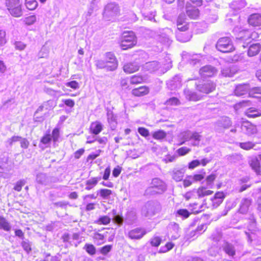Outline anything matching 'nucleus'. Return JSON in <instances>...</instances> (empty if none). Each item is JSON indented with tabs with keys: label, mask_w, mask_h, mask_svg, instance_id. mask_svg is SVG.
<instances>
[{
	"label": "nucleus",
	"mask_w": 261,
	"mask_h": 261,
	"mask_svg": "<svg viewBox=\"0 0 261 261\" xmlns=\"http://www.w3.org/2000/svg\"><path fill=\"white\" fill-rule=\"evenodd\" d=\"M167 189L166 183L158 177L152 179L150 186L145 191L146 195H161L165 193Z\"/></svg>",
	"instance_id": "obj_1"
},
{
	"label": "nucleus",
	"mask_w": 261,
	"mask_h": 261,
	"mask_svg": "<svg viewBox=\"0 0 261 261\" xmlns=\"http://www.w3.org/2000/svg\"><path fill=\"white\" fill-rule=\"evenodd\" d=\"M120 14V8L118 4L115 2L108 3L104 7L102 16L106 21H113Z\"/></svg>",
	"instance_id": "obj_2"
},
{
	"label": "nucleus",
	"mask_w": 261,
	"mask_h": 261,
	"mask_svg": "<svg viewBox=\"0 0 261 261\" xmlns=\"http://www.w3.org/2000/svg\"><path fill=\"white\" fill-rule=\"evenodd\" d=\"M161 208V205L158 201H148L142 207V215L146 217L151 218L159 213Z\"/></svg>",
	"instance_id": "obj_3"
},
{
	"label": "nucleus",
	"mask_w": 261,
	"mask_h": 261,
	"mask_svg": "<svg viewBox=\"0 0 261 261\" xmlns=\"http://www.w3.org/2000/svg\"><path fill=\"white\" fill-rule=\"evenodd\" d=\"M137 44V38L133 32H124L122 34L120 46L125 50L133 47Z\"/></svg>",
	"instance_id": "obj_4"
},
{
	"label": "nucleus",
	"mask_w": 261,
	"mask_h": 261,
	"mask_svg": "<svg viewBox=\"0 0 261 261\" xmlns=\"http://www.w3.org/2000/svg\"><path fill=\"white\" fill-rule=\"evenodd\" d=\"M216 47L218 50L225 53L232 52L235 49L231 39L227 37L219 39Z\"/></svg>",
	"instance_id": "obj_5"
},
{
	"label": "nucleus",
	"mask_w": 261,
	"mask_h": 261,
	"mask_svg": "<svg viewBox=\"0 0 261 261\" xmlns=\"http://www.w3.org/2000/svg\"><path fill=\"white\" fill-rule=\"evenodd\" d=\"M6 5L12 16L19 17L22 15L21 4L19 0H6Z\"/></svg>",
	"instance_id": "obj_6"
},
{
	"label": "nucleus",
	"mask_w": 261,
	"mask_h": 261,
	"mask_svg": "<svg viewBox=\"0 0 261 261\" xmlns=\"http://www.w3.org/2000/svg\"><path fill=\"white\" fill-rule=\"evenodd\" d=\"M173 35L170 29H163L157 36L158 40L165 45L169 46L172 43L171 37Z\"/></svg>",
	"instance_id": "obj_7"
},
{
	"label": "nucleus",
	"mask_w": 261,
	"mask_h": 261,
	"mask_svg": "<svg viewBox=\"0 0 261 261\" xmlns=\"http://www.w3.org/2000/svg\"><path fill=\"white\" fill-rule=\"evenodd\" d=\"M196 89L202 93L208 94L213 92L216 88V84L211 81L202 82L200 84H195Z\"/></svg>",
	"instance_id": "obj_8"
},
{
	"label": "nucleus",
	"mask_w": 261,
	"mask_h": 261,
	"mask_svg": "<svg viewBox=\"0 0 261 261\" xmlns=\"http://www.w3.org/2000/svg\"><path fill=\"white\" fill-rule=\"evenodd\" d=\"M215 67L211 65H206L201 67L199 70V74L202 78L212 77L217 73Z\"/></svg>",
	"instance_id": "obj_9"
},
{
	"label": "nucleus",
	"mask_w": 261,
	"mask_h": 261,
	"mask_svg": "<svg viewBox=\"0 0 261 261\" xmlns=\"http://www.w3.org/2000/svg\"><path fill=\"white\" fill-rule=\"evenodd\" d=\"M106 62L111 64L108 66V70L110 71L115 70L118 66V62L114 54L111 52H108L105 54Z\"/></svg>",
	"instance_id": "obj_10"
},
{
	"label": "nucleus",
	"mask_w": 261,
	"mask_h": 261,
	"mask_svg": "<svg viewBox=\"0 0 261 261\" xmlns=\"http://www.w3.org/2000/svg\"><path fill=\"white\" fill-rule=\"evenodd\" d=\"M250 89L249 85L248 84H242L237 85L234 91L235 95L241 96L249 93Z\"/></svg>",
	"instance_id": "obj_11"
},
{
	"label": "nucleus",
	"mask_w": 261,
	"mask_h": 261,
	"mask_svg": "<svg viewBox=\"0 0 261 261\" xmlns=\"http://www.w3.org/2000/svg\"><path fill=\"white\" fill-rule=\"evenodd\" d=\"M146 234V231L142 228H135L128 232L127 236L130 239H140Z\"/></svg>",
	"instance_id": "obj_12"
},
{
	"label": "nucleus",
	"mask_w": 261,
	"mask_h": 261,
	"mask_svg": "<svg viewBox=\"0 0 261 261\" xmlns=\"http://www.w3.org/2000/svg\"><path fill=\"white\" fill-rule=\"evenodd\" d=\"M161 67V64L158 61H153L146 63L143 66L144 70L149 72H153L159 70Z\"/></svg>",
	"instance_id": "obj_13"
},
{
	"label": "nucleus",
	"mask_w": 261,
	"mask_h": 261,
	"mask_svg": "<svg viewBox=\"0 0 261 261\" xmlns=\"http://www.w3.org/2000/svg\"><path fill=\"white\" fill-rule=\"evenodd\" d=\"M168 229L172 239L176 240L179 237L180 227L177 223L171 222L168 225Z\"/></svg>",
	"instance_id": "obj_14"
},
{
	"label": "nucleus",
	"mask_w": 261,
	"mask_h": 261,
	"mask_svg": "<svg viewBox=\"0 0 261 261\" xmlns=\"http://www.w3.org/2000/svg\"><path fill=\"white\" fill-rule=\"evenodd\" d=\"M8 156H0V177L3 176L4 173L9 171L11 169L8 165Z\"/></svg>",
	"instance_id": "obj_15"
},
{
	"label": "nucleus",
	"mask_w": 261,
	"mask_h": 261,
	"mask_svg": "<svg viewBox=\"0 0 261 261\" xmlns=\"http://www.w3.org/2000/svg\"><path fill=\"white\" fill-rule=\"evenodd\" d=\"M242 129L248 135H252L257 132L256 126L249 122H244L242 125Z\"/></svg>",
	"instance_id": "obj_16"
},
{
	"label": "nucleus",
	"mask_w": 261,
	"mask_h": 261,
	"mask_svg": "<svg viewBox=\"0 0 261 261\" xmlns=\"http://www.w3.org/2000/svg\"><path fill=\"white\" fill-rule=\"evenodd\" d=\"M259 159L256 157H253L249 161V164L252 169L256 172L257 175L260 174V164L261 155L259 156Z\"/></svg>",
	"instance_id": "obj_17"
},
{
	"label": "nucleus",
	"mask_w": 261,
	"mask_h": 261,
	"mask_svg": "<svg viewBox=\"0 0 261 261\" xmlns=\"http://www.w3.org/2000/svg\"><path fill=\"white\" fill-rule=\"evenodd\" d=\"M252 199L248 198H243L240 203L239 212L242 214H246L251 204Z\"/></svg>",
	"instance_id": "obj_18"
},
{
	"label": "nucleus",
	"mask_w": 261,
	"mask_h": 261,
	"mask_svg": "<svg viewBox=\"0 0 261 261\" xmlns=\"http://www.w3.org/2000/svg\"><path fill=\"white\" fill-rule=\"evenodd\" d=\"M185 15L184 14H180L178 17L177 26L178 30L185 32L188 29V24L185 21Z\"/></svg>",
	"instance_id": "obj_19"
},
{
	"label": "nucleus",
	"mask_w": 261,
	"mask_h": 261,
	"mask_svg": "<svg viewBox=\"0 0 261 261\" xmlns=\"http://www.w3.org/2000/svg\"><path fill=\"white\" fill-rule=\"evenodd\" d=\"M167 85L171 90L180 88L181 86V77L178 75H175L172 80L168 81Z\"/></svg>",
	"instance_id": "obj_20"
},
{
	"label": "nucleus",
	"mask_w": 261,
	"mask_h": 261,
	"mask_svg": "<svg viewBox=\"0 0 261 261\" xmlns=\"http://www.w3.org/2000/svg\"><path fill=\"white\" fill-rule=\"evenodd\" d=\"M140 66L137 62H130L125 64L123 66V70L127 73H132L139 70Z\"/></svg>",
	"instance_id": "obj_21"
},
{
	"label": "nucleus",
	"mask_w": 261,
	"mask_h": 261,
	"mask_svg": "<svg viewBox=\"0 0 261 261\" xmlns=\"http://www.w3.org/2000/svg\"><path fill=\"white\" fill-rule=\"evenodd\" d=\"M107 119L110 127L112 130H115L117 125V117L112 111L107 112Z\"/></svg>",
	"instance_id": "obj_22"
},
{
	"label": "nucleus",
	"mask_w": 261,
	"mask_h": 261,
	"mask_svg": "<svg viewBox=\"0 0 261 261\" xmlns=\"http://www.w3.org/2000/svg\"><path fill=\"white\" fill-rule=\"evenodd\" d=\"M149 92V89L148 87L144 86H140L138 88L134 89L132 91V94L135 96H143L147 95Z\"/></svg>",
	"instance_id": "obj_23"
},
{
	"label": "nucleus",
	"mask_w": 261,
	"mask_h": 261,
	"mask_svg": "<svg viewBox=\"0 0 261 261\" xmlns=\"http://www.w3.org/2000/svg\"><path fill=\"white\" fill-rule=\"evenodd\" d=\"M184 93L186 99L190 101H198L201 99L200 95L197 94L195 92L191 91L189 89H185Z\"/></svg>",
	"instance_id": "obj_24"
},
{
	"label": "nucleus",
	"mask_w": 261,
	"mask_h": 261,
	"mask_svg": "<svg viewBox=\"0 0 261 261\" xmlns=\"http://www.w3.org/2000/svg\"><path fill=\"white\" fill-rule=\"evenodd\" d=\"M248 22L252 26H260L261 25V15L258 14H252L249 17Z\"/></svg>",
	"instance_id": "obj_25"
},
{
	"label": "nucleus",
	"mask_w": 261,
	"mask_h": 261,
	"mask_svg": "<svg viewBox=\"0 0 261 261\" xmlns=\"http://www.w3.org/2000/svg\"><path fill=\"white\" fill-rule=\"evenodd\" d=\"M102 128V124L99 121H95L91 123L90 130L92 134L96 136L101 132Z\"/></svg>",
	"instance_id": "obj_26"
},
{
	"label": "nucleus",
	"mask_w": 261,
	"mask_h": 261,
	"mask_svg": "<svg viewBox=\"0 0 261 261\" xmlns=\"http://www.w3.org/2000/svg\"><path fill=\"white\" fill-rule=\"evenodd\" d=\"M246 5L245 0H236L233 1L230 5V8L236 12L244 8Z\"/></svg>",
	"instance_id": "obj_27"
},
{
	"label": "nucleus",
	"mask_w": 261,
	"mask_h": 261,
	"mask_svg": "<svg viewBox=\"0 0 261 261\" xmlns=\"http://www.w3.org/2000/svg\"><path fill=\"white\" fill-rule=\"evenodd\" d=\"M261 48V46L259 43H254L251 44L248 50V55L249 57H253L259 52Z\"/></svg>",
	"instance_id": "obj_28"
},
{
	"label": "nucleus",
	"mask_w": 261,
	"mask_h": 261,
	"mask_svg": "<svg viewBox=\"0 0 261 261\" xmlns=\"http://www.w3.org/2000/svg\"><path fill=\"white\" fill-rule=\"evenodd\" d=\"M223 250L230 256H233L236 254L234 247L231 244L225 242L223 246Z\"/></svg>",
	"instance_id": "obj_29"
},
{
	"label": "nucleus",
	"mask_w": 261,
	"mask_h": 261,
	"mask_svg": "<svg viewBox=\"0 0 261 261\" xmlns=\"http://www.w3.org/2000/svg\"><path fill=\"white\" fill-rule=\"evenodd\" d=\"M172 178L176 181H181L184 177V171L182 169H174L172 171Z\"/></svg>",
	"instance_id": "obj_30"
},
{
	"label": "nucleus",
	"mask_w": 261,
	"mask_h": 261,
	"mask_svg": "<svg viewBox=\"0 0 261 261\" xmlns=\"http://www.w3.org/2000/svg\"><path fill=\"white\" fill-rule=\"evenodd\" d=\"M199 14V10L193 7H187V14L192 19H196Z\"/></svg>",
	"instance_id": "obj_31"
},
{
	"label": "nucleus",
	"mask_w": 261,
	"mask_h": 261,
	"mask_svg": "<svg viewBox=\"0 0 261 261\" xmlns=\"http://www.w3.org/2000/svg\"><path fill=\"white\" fill-rule=\"evenodd\" d=\"M36 180L37 183L46 186L49 183V179L45 174L39 173L36 175Z\"/></svg>",
	"instance_id": "obj_32"
},
{
	"label": "nucleus",
	"mask_w": 261,
	"mask_h": 261,
	"mask_svg": "<svg viewBox=\"0 0 261 261\" xmlns=\"http://www.w3.org/2000/svg\"><path fill=\"white\" fill-rule=\"evenodd\" d=\"M51 140V138L50 135L47 134L45 135L41 138L40 143L39 144V147L42 149H44L49 144Z\"/></svg>",
	"instance_id": "obj_33"
},
{
	"label": "nucleus",
	"mask_w": 261,
	"mask_h": 261,
	"mask_svg": "<svg viewBox=\"0 0 261 261\" xmlns=\"http://www.w3.org/2000/svg\"><path fill=\"white\" fill-rule=\"evenodd\" d=\"M101 177H96L91 178L90 179L86 181V187L85 188L86 190H90L92 189L94 187H95L98 181L101 179Z\"/></svg>",
	"instance_id": "obj_34"
},
{
	"label": "nucleus",
	"mask_w": 261,
	"mask_h": 261,
	"mask_svg": "<svg viewBox=\"0 0 261 261\" xmlns=\"http://www.w3.org/2000/svg\"><path fill=\"white\" fill-rule=\"evenodd\" d=\"M137 220V215L136 212L130 211L126 215L125 221L128 224H133Z\"/></svg>",
	"instance_id": "obj_35"
},
{
	"label": "nucleus",
	"mask_w": 261,
	"mask_h": 261,
	"mask_svg": "<svg viewBox=\"0 0 261 261\" xmlns=\"http://www.w3.org/2000/svg\"><path fill=\"white\" fill-rule=\"evenodd\" d=\"M11 226L10 223L3 217L0 216V229H3L6 231L11 230Z\"/></svg>",
	"instance_id": "obj_36"
},
{
	"label": "nucleus",
	"mask_w": 261,
	"mask_h": 261,
	"mask_svg": "<svg viewBox=\"0 0 261 261\" xmlns=\"http://www.w3.org/2000/svg\"><path fill=\"white\" fill-rule=\"evenodd\" d=\"M246 114L248 117L255 118L261 116V112L257 109L251 108L247 110Z\"/></svg>",
	"instance_id": "obj_37"
},
{
	"label": "nucleus",
	"mask_w": 261,
	"mask_h": 261,
	"mask_svg": "<svg viewBox=\"0 0 261 261\" xmlns=\"http://www.w3.org/2000/svg\"><path fill=\"white\" fill-rule=\"evenodd\" d=\"M201 139V136L198 133H192L191 135V145L194 146H198Z\"/></svg>",
	"instance_id": "obj_38"
},
{
	"label": "nucleus",
	"mask_w": 261,
	"mask_h": 261,
	"mask_svg": "<svg viewBox=\"0 0 261 261\" xmlns=\"http://www.w3.org/2000/svg\"><path fill=\"white\" fill-rule=\"evenodd\" d=\"M249 95L250 97L258 98L261 95V87H255L252 88H250Z\"/></svg>",
	"instance_id": "obj_39"
},
{
	"label": "nucleus",
	"mask_w": 261,
	"mask_h": 261,
	"mask_svg": "<svg viewBox=\"0 0 261 261\" xmlns=\"http://www.w3.org/2000/svg\"><path fill=\"white\" fill-rule=\"evenodd\" d=\"M206 187H202L197 190V195L199 197H202L205 196L211 195L213 192L210 190H207Z\"/></svg>",
	"instance_id": "obj_40"
},
{
	"label": "nucleus",
	"mask_w": 261,
	"mask_h": 261,
	"mask_svg": "<svg viewBox=\"0 0 261 261\" xmlns=\"http://www.w3.org/2000/svg\"><path fill=\"white\" fill-rule=\"evenodd\" d=\"M191 214L186 209H179L178 210L175 215L176 217H181L183 219L188 218Z\"/></svg>",
	"instance_id": "obj_41"
},
{
	"label": "nucleus",
	"mask_w": 261,
	"mask_h": 261,
	"mask_svg": "<svg viewBox=\"0 0 261 261\" xmlns=\"http://www.w3.org/2000/svg\"><path fill=\"white\" fill-rule=\"evenodd\" d=\"M111 218L108 216H100L96 221L95 223L99 225H107L111 222Z\"/></svg>",
	"instance_id": "obj_42"
},
{
	"label": "nucleus",
	"mask_w": 261,
	"mask_h": 261,
	"mask_svg": "<svg viewBox=\"0 0 261 261\" xmlns=\"http://www.w3.org/2000/svg\"><path fill=\"white\" fill-rule=\"evenodd\" d=\"M24 4L25 7L29 10H35L38 6V3L36 0H25Z\"/></svg>",
	"instance_id": "obj_43"
},
{
	"label": "nucleus",
	"mask_w": 261,
	"mask_h": 261,
	"mask_svg": "<svg viewBox=\"0 0 261 261\" xmlns=\"http://www.w3.org/2000/svg\"><path fill=\"white\" fill-rule=\"evenodd\" d=\"M112 193V191L107 189H102L97 192V194H99L100 196L105 199H108Z\"/></svg>",
	"instance_id": "obj_44"
},
{
	"label": "nucleus",
	"mask_w": 261,
	"mask_h": 261,
	"mask_svg": "<svg viewBox=\"0 0 261 261\" xmlns=\"http://www.w3.org/2000/svg\"><path fill=\"white\" fill-rule=\"evenodd\" d=\"M201 58V56L200 54L194 55L189 59V62L191 65L195 66L199 64Z\"/></svg>",
	"instance_id": "obj_45"
},
{
	"label": "nucleus",
	"mask_w": 261,
	"mask_h": 261,
	"mask_svg": "<svg viewBox=\"0 0 261 261\" xmlns=\"http://www.w3.org/2000/svg\"><path fill=\"white\" fill-rule=\"evenodd\" d=\"M93 239L97 245H100L105 242L104 236L99 233H95L94 234Z\"/></svg>",
	"instance_id": "obj_46"
},
{
	"label": "nucleus",
	"mask_w": 261,
	"mask_h": 261,
	"mask_svg": "<svg viewBox=\"0 0 261 261\" xmlns=\"http://www.w3.org/2000/svg\"><path fill=\"white\" fill-rule=\"evenodd\" d=\"M166 136V133L163 130H159L154 132L152 134V137L154 139L156 140H162L165 138Z\"/></svg>",
	"instance_id": "obj_47"
},
{
	"label": "nucleus",
	"mask_w": 261,
	"mask_h": 261,
	"mask_svg": "<svg viewBox=\"0 0 261 261\" xmlns=\"http://www.w3.org/2000/svg\"><path fill=\"white\" fill-rule=\"evenodd\" d=\"M51 139H53L54 142L56 143L60 141V131L58 128H55L53 129L51 136Z\"/></svg>",
	"instance_id": "obj_48"
},
{
	"label": "nucleus",
	"mask_w": 261,
	"mask_h": 261,
	"mask_svg": "<svg viewBox=\"0 0 261 261\" xmlns=\"http://www.w3.org/2000/svg\"><path fill=\"white\" fill-rule=\"evenodd\" d=\"M216 178V175L214 174H212L207 176L205 182L206 188H212L213 185V182Z\"/></svg>",
	"instance_id": "obj_49"
},
{
	"label": "nucleus",
	"mask_w": 261,
	"mask_h": 261,
	"mask_svg": "<svg viewBox=\"0 0 261 261\" xmlns=\"http://www.w3.org/2000/svg\"><path fill=\"white\" fill-rule=\"evenodd\" d=\"M192 133L190 131H187L181 133L180 137L183 140V141L180 143V144H183L186 141L191 140Z\"/></svg>",
	"instance_id": "obj_50"
},
{
	"label": "nucleus",
	"mask_w": 261,
	"mask_h": 261,
	"mask_svg": "<svg viewBox=\"0 0 261 261\" xmlns=\"http://www.w3.org/2000/svg\"><path fill=\"white\" fill-rule=\"evenodd\" d=\"M84 249L90 255H94L96 253L95 247L92 244H86L84 247Z\"/></svg>",
	"instance_id": "obj_51"
},
{
	"label": "nucleus",
	"mask_w": 261,
	"mask_h": 261,
	"mask_svg": "<svg viewBox=\"0 0 261 261\" xmlns=\"http://www.w3.org/2000/svg\"><path fill=\"white\" fill-rule=\"evenodd\" d=\"M165 104L167 106H177L180 104V101L177 98L173 97L167 99Z\"/></svg>",
	"instance_id": "obj_52"
},
{
	"label": "nucleus",
	"mask_w": 261,
	"mask_h": 261,
	"mask_svg": "<svg viewBox=\"0 0 261 261\" xmlns=\"http://www.w3.org/2000/svg\"><path fill=\"white\" fill-rule=\"evenodd\" d=\"M234 72L231 71L229 67H224L221 70V74L225 77H231Z\"/></svg>",
	"instance_id": "obj_53"
},
{
	"label": "nucleus",
	"mask_w": 261,
	"mask_h": 261,
	"mask_svg": "<svg viewBox=\"0 0 261 261\" xmlns=\"http://www.w3.org/2000/svg\"><path fill=\"white\" fill-rule=\"evenodd\" d=\"M143 80V77L141 76L135 75L131 76L130 82L132 84H138L141 83Z\"/></svg>",
	"instance_id": "obj_54"
},
{
	"label": "nucleus",
	"mask_w": 261,
	"mask_h": 261,
	"mask_svg": "<svg viewBox=\"0 0 261 261\" xmlns=\"http://www.w3.org/2000/svg\"><path fill=\"white\" fill-rule=\"evenodd\" d=\"M113 215L114 216V221L119 225H121L123 222V218L121 216L116 215V211L115 210H112Z\"/></svg>",
	"instance_id": "obj_55"
},
{
	"label": "nucleus",
	"mask_w": 261,
	"mask_h": 261,
	"mask_svg": "<svg viewBox=\"0 0 261 261\" xmlns=\"http://www.w3.org/2000/svg\"><path fill=\"white\" fill-rule=\"evenodd\" d=\"M239 146L243 149L249 150L255 146V144L252 142H246L240 143Z\"/></svg>",
	"instance_id": "obj_56"
},
{
	"label": "nucleus",
	"mask_w": 261,
	"mask_h": 261,
	"mask_svg": "<svg viewBox=\"0 0 261 261\" xmlns=\"http://www.w3.org/2000/svg\"><path fill=\"white\" fill-rule=\"evenodd\" d=\"M21 246L27 253H29L32 250L30 242L28 240L23 241L21 243Z\"/></svg>",
	"instance_id": "obj_57"
},
{
	"label": "nucleus",
	"mask_w": 261,
	"mask_h": 261,
	"mask_svg": "<svg viewBox=\"0 0 261 261\" xmlns=\"http://www.w3.org/2000/svg\"><path fill=\"white\" fill-rule=\"evenodd\" d=\"M162 239L158 236H154L150 240V244L152 246L158 247L161 243Z\"/></svg>",
	"instance_id": "obj_58"
},
{
	"label": "nucleus",
	"mask_w": 261,
	"mask_h": 261,
	"mask_svg": "<svg viewBox=\"0 0 261 261\" xmlns=\"http://www.w3.org/2000/svg\"><path fill=\"white\" fill-rule=\"evenodd\" d=\"M7 42L6 38V32L0 29V47L4 46Z\"/></svg>",
	"instance_id": "obj_59"
},
{
	"label": "nucleus",
	"mask_w": 261,
	"mask_h": 261,
	"mask_svg": "<svg viewBox=\"0 0 261 261\" xmlns=\"http://www.w3.org/2000/svg\"><path fill=\"white\" fill-rule=\"evenodd\" d=\"M174 244H173L172 243H167L164 247H162L161 248L159 252L161 253L166 252L169 251L170 250L172 249L174 247Z\"/></svg>",
	"instance_id": "obj_60"
},
{
	"label": "nucleus",
	"mask_w": 261,
	"mask_h": 261,
	"mask_svg": "<svg viewBox=\"0 0 261 261\" xmlns=\"http://www.w3.org/2000/svg\"><path fill=\"white\" fill-rule=\"evenodd\" d=\"M14 45L16 49L19 50H22L24 49L26 47V44L23 42L19 41H15Z\"/></svg>",
	"instance_id": "obj_61"
},
{
	"label": "nucleus",
	"mask_w": 261,
	"mask_h": 261,
	"mask_svg": "<svg viewBox=\"0 0 261 261\" xmlns=\"http://www.w3.org/2000/svg\"><path fill=\"white\" fill-rule=\"evenodd\" d=\"M95 65L97 68L99 69H102L104 68H107L108 69V66H109V65L107 63L106 61L101 60L96 61Z\"/></svg>",
	"instance_id": "obj_62"
},
{
	"label": "nucleus",
	"mask_w": 261,
	"mask_h": 261,
	"mask_svg": "<svg viewBox=\"0 0 261 261\" xmlns=\"http://www.w3.org/2000/svg\"><path fill=\"white\" fill-rule=\"evenodd\" d=\"M25 181L24 179L20 180L18 181L14 187V189L18 192H19L21 190L22 186H23L25 184Z\"/></svg>",
	"instance_id": "obj_63"
},
{
	"label": "nucleus",
	"mask_w": 261,
	"mask_h": 261,
	"mask_svg": "<svg viewBox=\"0 0 261 261\" xmlns=\"http://www.w3.org/2000/svg\"><path fill=\"white\" fill-rule=\"evenodd\" d=\"M191 151V149L187 147H182L177 149V152L180 155H184L188 153Z\"/></svg>",
	"instance_id": "obj_64"
}]
</instances>
